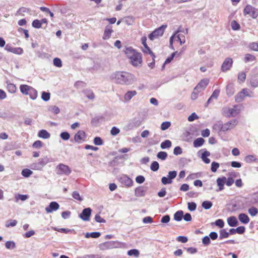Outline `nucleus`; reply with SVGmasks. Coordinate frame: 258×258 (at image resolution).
<instances>
[{"instance_id": "1", "label": "nucleus", "mask_w": 258, "mask_h": 258, "mask_svg": "<svg viewBox=\"0 0 258 258\" xmlns=\"http://www.w3.org/2000/svg\"><path fill=\"white\" fill-rule=\"evenodd\" d=\"M110 79L118 85L130 86L137 81V78L133 74L123 71H116L109 76Z\"/></svg>"}, {"instance_id": "2", "label": "nucleus", "mask_w": 258, "mask_h": 258, "mask_svg": "<svg viewBox=\"0 0 258 258\" xmlns=\"http://www.w3.org/2000/svg\"><path fill=\"white\" fill-rule=\"evenodd\" d=\"M126 56L130 59L131 63L134 67H138L142 62V54L132 47H126L124 50Z\"/></svg>"}, {"instance_id": "3", "label": "nucleus", "mask_w": 258, "mask_h": 258, "mask_svg": "<svg viewBox=\"0 0 258 258\" xmlns=\"http://www.w3.org/2000/svg\"><path fill=\"white\" fill-rule=\"evenodd\" d=\"M20 90L23 94L29 95L32 100H35L37 97V91L31 86L27 85H21Z\"/></svg>"}, {"instance_id": "4", "label": "nucleus", "mask_w": 258, "mask_h": 258, "mask_svg": "<svg viewBox=\"0 0 258 258\" xmlns=\"http://www.w3.org/2000/svg\"><path fill=\"white\" fill-rule=\"evenodd\" d=\"M127 244L125 243L118 241H110L103 243L101 245V249H108L112 248H125Z\"/></svg>"}, {"instance_id": "5", "label": "nucleus", "mask_w": 258, "mask_h": 258, "mask_svg": "<svg viewBox=\"0 0 258 258\" xmlns=\"http://www.w3.org/2000/svg\"><path fill=\"white\" fill-rule=\"evenodd\" d=\"M166 27V25H163L161 26L156 29L154 31H153L151 33L149 34V39L153 41L157 38H158L159 37L162 36Z\"/></svg>"}, {"instance_id": "6", "label": "nucleus", "mask_w": 258, "mask_h": 258, "mask_svg": "<svg viewBox=\"0 0 258 258\" xmlns=\"http://www.w3.org/2000/svg\"><path fill=\"white\" fill-rule=\"evenodd\" d=\"M239 106L235 105L233 108L225 107L223 109V113L227 117H233L236 116L240 112Z\"/></svg>"}, {"instance_id": "7", "label": "nucleus", "mask_w": 258, "mask_h": 258, "mask_svg": "<svg viewBox=\"0 0 258 258\" xmlns=\"http://www.w3.org/2000/svg\"><path fill=\"white\" fill-rule=\"evenodd\" d=\"M243 15L244 16L248 15L252 18L255 19L258 16V12L255 8L250 5H247L243 10Z\"/></svg>"}, {"instance_id": "8", "label": "nucleus", "mask_w": 258, "mask_h": 258, "mask_svg": "<svg viewBox=\"0 0 258 258\" xmlns=\"http://www.w3.org/2000/svg\"><path fill=\"white\" fill-rule=\"evenodd\" d=\"M49 162L47 157L40 158L37 163H32L30 167L33 170H40Z\"/></svg>"}, {"instance_id": "9", "label": "nucleus", "mask_w": 258, "mask_h": 258, "mask_svg": "<svg viewBox=\"0 0 258 258\" xmlns=\"http://www.w3.org/2000/svg\"><path fill=\"white\" fill-rule=\"evenodd\" d=\"M178 31L176 32L170 38V46L173 47V41H179L180 44H184L185 42V38L184 35L178 34Z\"/></svg>"}, {"instance_id": "10", "label": "nucleus", "mask_w": 258, "mask_h": 258, "mask_svg": "<svg viewBox=\"0 0 258 258\" xmlns=\"http://www.w3.org/2000/svg\"><path fill=\"white\" fill-rule=\"evenodd\" d=\"M87 138L86 133L82 130L79 131L74 136V140L79 144L84 142Z\"/></svg>"}, {"instance_id": "11", "label": "nucleus", "mask_w": 258, "mask_h": 258, "mask_svg": "<svg viewBox=\"0 0 258 258\" xmlns=\"http://www.w3.org/2000/svg\"><path fill=\"white\" fill-rule=\"evenodd\" d=\"M92 210L90 208L84 209L82 213L79 215L80 218L84 221L90 220V217L91 214Z\"/></svg>"}, {"instance_id": "12", "label": "nucleus", "mask_w": 258, "mask_h": 258, "mask_svg": "<svg viewBox=\"0 0 258 258\" xmlns=\"http://www.w3.org/2000/svg\"><path fill=\"white\" fill-rule=\"evenodd\" d=\"M119 180L122 185L127 187H131L133 184V180L126 175H122L120 177Z\"/></svg>"}, {"instance_id": "13", "label": "nucleus", "mask_w": 258, "mask_h": 258, "mask_svg": "<svg viewBox=\"0 0 258 258\" xmlns=\"http://www.w3.org/2000/svg\"><path fill=\"white\" fill-rule=\"evenodd\" d=\"M236 119H232L225 123H223V132H226L234 128L237 124Z\"/></svg>"}, {"instance_id": "14", "label": "nucleus", "mask_w": 258, "mask_h": 258, "mask_svg": "<svg viewBox=\"0 0 258 258\" xmlns=\"http://www.w3.org/2000/svg\"><path fill=\"white\" fill-rule=\"evenodd\" d=\"M57 169L58 170V174H60L69 175L71 172V170L70 167L63 164H59L57 167Z\"/></svg>"}, {"instance_id": "15", "label": "nucleus", "mask_w": 258, "mask_h": 258, "mask_svg": "<svg viewBox=\"0 0 258 258\" xmlns=\"http://www.w3.org/2000/svg\"><path fill=\"white\" fill-rule=\"evenodd\" d=\"M209 83V80L205 78L202 79L195 87V90H198L200 92H203L208 86Z\"/></svg>"}, {"instance_id": "16", "label": "nucleus", "mask_w": 258, "mask_h": 258, "mask_svg": "<svg viewBox=\"0 0 258 258\" xmlns=\"http://www.w3.org/2000/svg\"><path fill=\"white\" fill-rule=\"evenodd\" d=\"M232 63L233 60L231 58H226L222 64L221 70L223 72H226L228 71L231 68Z\"/></svg>"}, {"instance_id": "17", "label": "nucleus", "mask_w": 258, "mask_h": 258, "mask_svg": "<svg viewBox=\"0 0 258 258\" xmlns=\"http://www.w3.org/2000/svg\"><path fill=\"white\" fill-rule=\"evenodd\" d=\"M59 208V205L56 202H51L48 206L46 207L45 210L47 213H51L56 211Z\"/></svg>"}, {"instance_id": "18", "label": "nucleus", "mask_w": 258, "mask_h": 258, "mask_svg": "<svg viewBox=\"0 0 258 258\" xmlns=\"http://www.w3.org/2000/svg\"><path fill=\"white\" fill-rule=\"evenodd\" d=\"M137 92L136 90H130L127 91L123 95L124 102H129L134 97L136 96Z\"/></svg>"}, {"instance_id": "19", "label": "nucleus", "mask_w": 258, "mask_h": 258, "mask_svg": "<svg viewBox=\"0 0 258 258\" xmlns=\"http://www.w3.org/2000/svg\"><path fill=\"white\" fill-rule=\"evenodd\" d=\"M147 187L139 186L137 187L135 190V195L137 197H142L145 196L147 192Z\"/></svg>"}, {"instance_id": "20", "label": "nucleus", "mask_w": 258, "mask_h": 258, "mask_svg": "<svg viewBox=\"0 0 258 258\" xmlns=\"http://www.w3.org/2000/svg\"><path fill=\"white\" fill-rule=\"evenodd\" d=\"M226 180V177L225 176L219 177L217 179L216 182L218 186L219 187L218 190H217V191H221L224 189V185L225 183Z\"/></svg>"}, {"instance_id": "21", "label": "nucleus", "mask_w": 258, "mask_h": 258, "mask_svg": "<svg viewBox=\"0 0 258 258\" xmlns=\"http://www.w3.org/2000/svg\"><path fill=\"white\" fill-rule=\"evenodd\" d=\"M113 32V30L112 27L110 26H106L104 32L102 37L103 40H107L110 38L112 33Z\"/></svg>"}, {"instance_id": "22", "label": "nucleus", "mask_w": 258, "mask_h": 258, "mask_svg": "<svg viewBox=\"0 0 258 258\" xmlns=\"http://www.w3.org/2000/svg\"><path fill=\"white\" fill-rule=\"evenodd\" d=\"M203 151L202 153L201 158L202 159V160L206 164H209L210 163V159L208 158L210 155V153L207 151H206L205 149H203L200 151ZM200 153V151L199 152V153Z\"/></svg>"}, {"instance_id": "23", "label": "nucleus", "mask_w": 258, "mask_h": 258, "mask_svg": "<svg viewBox=\"0 0 258 258\" xmlns=\"http://www.w3.org/2000/svg\"><path fill=\"white\" fill-rule=\"evenodd\" d=\"M244 161L247 163H251L252 162H258V158L253 155H248L244 159Z\"/></svg>"}, {"instance_id": "24", "label": "nucleus", "mask_w": 258, "mask_h": 258, "mask_svg": "<svg viewBox=\"0 0 258 258\" xmlns=\"http://www.w3.org/2000/svg\"><path fill=\"white\" fill-rule=\"evenodd\" d=\"M238 219L242 223L244 224L248 223L250 221L248 216L244 213H241L238 215Z\"/></svg>"}, {"instance_id": "25", "label": "nucleus", "mask_w": 258, "mask_h": 258, "mask_svg": "<svg viewBox=\"0 0 258 258\" xmlns=\"http://www.w3.org/2000/svg\"><path fill=\"white\" fill-rule=\"evenodd\" d=\"M38 136L39 138L47 139L50 138V135L46 130H41L39 131Z\"/></svg>"}, {"instance_id": "26", "label": "nucleus", "mask_w": 258, "mask_h": 258, "mask_svg": "<svg viewBox=\"0 0 258 258\" xmlns=\"http://www.w3.org/2000/svg\"><path fill=\"white\" fill-rule=\"evenodd\" d=\"M256 60V57L251 54L247 53L245 54L244 57L243 58V60L244 62L247 63L249 62L254 61Z\"/></svg>"}, {"instance_id": "27", "label": "nucleus", "mask_w": 258, "mask_h": 258, "mask_svg": "<svg viewBox=\"0 0 258 258\" xmlns=\"http://www.w3.org/2000/svg\"><path fill=\"white\" fill-rule=\"evenodd\" d=\"M227 221L228 225L231 227H235L238 224V221L234 216H231L228 218Z\"/></svg>"}, {"instance_id": "28", "label": "nucleus", "mask_w": 258, "mask_h": 258, "mask_svg": "<svg viewBox=\"0 0 258 258\" xmlns=\"http://www.w3.org/2000/svg\"><path fill=\"white\" fill-rule=\"evenodd\" d=\"M29 197L27 195L16 194L15 195V202L18 203L19 200L25 201L28 199Z\"/></svg>"}, {"instance_id": "29", "label": "nucleus", "mask_w": 258, "mask_h": 258, "mask_svg": "<svg viewBox=\"0 0 258 258\" xmlns=\"http://www.w3.org/2000/svg\"><path fill=\"white\" fill-rule=\"evenodd\" d=\"M205 142V140L202 138H199L196 139L193 143L194 147L198 148L202 146Z\"/></svg>"}, {"instance_id": "30", "label": "nucleus", "mask_w": 258, "mask_h": 258, "mask_svg": "<svg viewBox=\"0 0 258 258\" xmlns=\"http://www.w3.org/2000/svg\"><path fill=\"white\" fill-rule=\"evenodd\" d=\"M142 51L145 54H148L152 56V58H154L155 57V55H154L153 52L151 50L148 45L144 46V47L142 49Z\"/></svg>"}, {"instance_id": "31", "label": "nucleus", "mask_w": 258, "mask_h": 258, "mask_svg": "<svg viewBox=\"0 0 258 258\" xmlns=\"http://www.w3.org/2000/svg\"><path fill=\"white\" fill-rule=\"evenodd\" d=\"M183 216V212L182 211H178L176 212L174 215V219L175 221H180L182 220Z\"/></svg>"}, {"instance_id": "32", "label": "nucleus", "mask_w": 258, "mask_h": 258, "mask_svg": "<svg viewBox=\"0 0 258 258\" xmlns=\"http://www.w3.org/2000/svg\"><path fill=\"white\" fill-rule=\"evenodd\" d=\"M171 142L170 140H167L161 143L160 147L162 149L169 148L171 147Z\"/></svg>"}, {"instance_id": "33", "label": "nucleus", "mask_w": 258, "mask_h": 258, "mask_svg": "<svg viewBox=\"0 0 258 258\" xmlns=\"http://www.w3.org/2000/svg\"><path fill=\"white\" fill-rule=\"evenodd\" d=\"M213 129L218 132H223V123L221 121L216 123L213 127Z\"/></svg>"}, {"instance_id": "34", "label": "nucleus", "mask_w": 258, "mask_h": 258, "mask_svg": "<svg viewBox=\"0 0 258 258\" xmlns=\"http://www.w3.org/2000/svg\"><path fill=\"white\" fill-rule=\"evenodd\" d=\"M7 88L8 91L11 93H14L17 89L16 86L12 83H8Z\"/></svg>"}, {"instance_id": "35", "label": "nucleus", "mask_w": 258, "mask_h": 258, "mask_svg": "<svg viewBox=\"0 0 258 258\" xmlns=\"http://www.w3.org/2000/svg\"><path fill=\"white\" fill-rule=\"evenodd\" d=\"M229 236V233L225 229H223L220 231V239L228 238Z\"/></svg>"}, {"instance_id": "36", "label": "nucleus", "mask_w": 258, "mask_h": 258, "mask_svg": "<svg viewBox=\"0 0 258 258\" xmlns=\"http://www.w3.org/2000/svg\"><path fill=\"white\" fill-rule=\"evenodd\" d=\"M33 173V172L29 169L26 168L22 170L21 174L25 177H29Z\"/></svg>"}, {"instance_id": "37", "label": "nucleus", "mask_w": 258, "mask_h": 258, "mask_svg": "<svg viewBox=\"0 0 258 258\" xmlns=\"http://www.w3.org/2000/svg\"><path fill=\"white\" fill-rule=\"evenodd\" d=\"M212 203L209 201H205L202 204V207L206 210L210 209L212 207Z\"/></svg>"}, {"instance_id": "38", "label": "nucleus", "mask_w": 258, "mask_h": 258, "mask_svg": "<svg viewBox=\"0 0 258 258\" xmlns=\"http://www.w3.org/2000/svg\"><path fill=\"white\" fill-rule=\"evenodd\" d=\"M139 251L136 249H131L127 251V254L129 256H134L137 257L139 256Z\"/></svg>"}, {"instance_id": "39", "label": "nucleus", "mask_w": 258, "mask_h": 258, "mask_svg": "<svg viewBox=\"0 0 258 258\" xmlns=\"http://www.w3.org/2000/svg\"><path fill=\"white\" fill-rule=\"evenodd\" d=\"M17 224V221L16 220H9L6 222L5 226L6 227H14Z\"/></svg>"}, {"instance_id": "40", "label": "nucleus", "mask_w": 258, "mask_h": 258, "mask_svg": "<svg viewBox=\"0 0 258 258\" xmlns=\"http://www.w3.org/2000/svg\"><path fill=\"white\" fill-rule=\"evenodd\" d=\"M248 48L252 51H258V43L251 42L248 45Z\"/></svg>"}, {"instance_id": "41", "label": "nucleus", "mask_w": 258, "mask_h": 258, "mask_svg": "<svg viewBox=\"0 0 258 258\" xmlns=\"http://www.w3.org/2000/svg\"><path fill=\"white\" fill-rule=\"evenodd\" d=\"M5 246L7 249H14L16 247V244L13 241H8L6 242Z\"/></svg>"}, {"instance_id": "42", "label": "nucleus", "mask_w": 258, "mask_h": 258, "mask_svg": "<svg viewBox=\"0 0 258 258\" xmlns=\"http://www.w3.org/2000/svg\"><path fill=\"white\" fill-rule=\"evenodd\" d=\"M157 157L159 159H161L162 160H164L167 157V154L165 152L160 151V152L158 153V154L157 155Z\"/></svg>"}, {"instance_id": "43", "label": "nucleus", "mask_w": 258, "mask_h": 258, "mask_svg": "<svg viewBox=\"0 0 258 258\" xmlns=\"http://www.w3.org/2000/svg\"><path fill=\"white\" fill-rule=\"evenodd\" d=\"M248 213L251 216H255L256 215V214L258 213V210L256 208L254 207H252L250 208H249L248 210Z\"/></svg>"}, {"instance_id": "44", "label": "nucleus", "mask_w": 258, "mask_h": 258, "mask_svg": "<svg viewBox=\"0 0 258 258\" xmlns=\"http://www.w3.org/2000/svg\"><path fill=\"white\" fill-rule=\"evenodd\" d=\"M49 111L55 114H57L60 112L59 108L56 106L52 105L49 107Z\"/></svg>"}, {"instance_id": "45", "label": "nucleus", "mask_w": 258, "mask_h": 258, "mask_svg": "<svg viewBox=\"0 0 258 258\" xmlns=\"http://www.w3.org/2000/svg\"><path fill=\"white\" fill-rule=\"evenodd\" d=\"M50 94L48 92H43L41 94V99L44 101H47L50 99Z\"/></svg>"}, {"instance_id": "46", "label": "nucleus", "mask_w": 258, "mask_h": 258, "mask_svg": "<svg viewBox=\"0 0 258 258\" xmlns=\"http://www.w3.org/2000/svg\"><path fill=\"white\" fill-rule=\"evenodd\" d=\"M171 126V122L170 121H165L161 124V130L165 131L168 129Z\"/></svg>"}, {"instance_id": "47", "label": "nucleus", "mask_w": 258, "mask_h": 258, "mask_svg": "<svg viewBox=\"0 0 258 258\" xmlns=\"http://www.w3.org/2000/svg\"><path fill=\"white\" fill-rule=\"evenodd\" d=\"M53 63L54 66L56 67L60 68L62 67V61L59 58L56 57L53 59Z\"/></svg>"}, {"instance_id": "48", "label": "nucleus", "mask_w": 258, "mask_h": 258, "mask_svg": "<svg viewBox=\"0 0 258 258\" xmlns=\"http://www.w3.org/2000/svg\"><path fill=\"white\" fill-rule=\"evenodd\" d=\"M60 137L63 140L67 141L70 139V135L68 132H64L60 134Z\"/></svg>"}, {"instance_id": "49", "label": "nucleus", "mask_w": 258, "mask_h": 258, "mask_svg": "<svg viewBox=\"0 0 258 258\" xmlns=\"http://www.w3.org/2000/svg\"><path fill=\"white\" fill-rule=\"evenodd\" d=\"M72 197L74 199L76 200L79 201L80 202L83 201V198L80 196L79 193L77 191H75L73 192Z\"/></svg>"}, {"instance_id": "50", "label": "nucleus", "mask_w": 258, "mask_h": 258, "mask_svg": "<svg viewBox=\"0 0 258 258\" xmlns=\"http://www.w3.org/2000/svg\"><path fill=\"white\" fill-rule=\"evenodd\" d=\"M231 26L233 30H238L240 29V25L235 20L231 22Z\"/></svg>"}, {"instance_id": "51", "label": "nucleus", "mask_w": 258, "mask_h": 258, "mask_svg": "<svg viewBox=\"0 0 258 258\" xmlns=\"http://www.w3.org/2000/svg\"><path fill=\"white\" fill-rule=\"evenodd\" d=\"M159 167V163L156 161H154L151 165L150 168L153 171H156Z\"/></svg>"}, {"instance_id": "52", "label": "nucleus", "mask_w": 258, "mask_h": 258, "mask_svg": "<svg viewBox=\"0 0 258 258\" xmlns=\"http://www.w3.org/2000/svg\"><path fill=\"white\" fill-rule=\"evenodd\" d=\"M219 167V164L216 162H213L211 164V170L213 172H216Z\"/></svg>"}, {"instance_id": "53", "label": "nucleus", "mask_w": 258, "mask_h": 258, "mask_svg": "<svg viewBox=\"0 0 258 258\" xmlns=\"http://www.w3.org/2000/svg\"><path fill=\"white\" fill-rule=\"evenodd\" d=\"M161 182L164 185L167 184H171L172 182V180L170 179L168 176H164L161 178Z\"/></svg>"}, {"instance_id": "54", "label": "nucleus", "mask_w": 258, "mask_h": 258, "mask_svg": "<svg viewBox=\"0 0 258 258\" xmlns=\"http://www.w3.org/2000/svg\"><path fill=\"white\" fill-rule=\"evenodd\" d=\"M200 93H201V92L200 91H198V90H195V88L193 92H192V93L191 94V97H190L191 99L193 100H196L198 98Z\"/></svg>"}, {"instance_id": "55", "label": "nucleus", "mask_w": 258, "mask_h": 258, "mask_svg": "<svg viewBox=\"0 0 258 258\" xmlns=\"http://www.w3.org/2000/svg\"><path fill=\"white\" fill-rule=\"evenodd\" d=\"M93 142L95 145H97V146L102 145H103V141L101 139V138L100 137H95L94 139Z\"/></svg>"}, {"instance_id": "56", "label": "nucleus", "mask_w": 258, "mask_h": 258, "mask_svg": "<svg viewBox=\"0 0 258 258\" xmlns=\"http://www.w3.org/2000/svg\"><path fill=\"white\" fill-rule=\"evenodd\" d=\"M32 25L35 28H40L41 27V22L39 20H35L33 21Z\"/></svg>"}, {"instance_id": "57", "label": "nucleus", "mask_w": 258, "mask_h": 258, "mask_svg": "<svg viewBox=\"0 0 258 258\" xmlns=\"http://www.w3.org/2000/svg\"><path fill=\"white\" fill-rule=\"evenodd\" d=\"M176 53H177V51H175V52H174L172 53V54H171V55L170 57H168V58L165 60V62H164V64H163V67H164V66H165L166 64H167V63H170V62L171 61V60L173 59V58H174V57Z\"/></svg>"}, {"instance_id": "58", "label": "nucleus", "mask_w": 258, "mask_h": 258, "mask_svg": "<svg viewBox=\"0 0 258 258\" xmlns=\"http://www.w3.org/2000/svg\"><path fill=\"white\" fill-rule=\"evenodd\" d=\"M119 132L120 130L115 126H113V127H112L110 131L111 135L113 136H116L117 134L119 133Z\"/></svg>"}, {"instance_id": "59", "label": "nucleus", "mask_w": 258, "mask_h": 258, "mask_svg": "<svg viewBox=\"0 0 258 258\" xmlns=\"http://www.w3.org/2000/svg\"><path fill=\"white\" fill-rule=\"evenodd\" d=\"M188 209L190 211H194L196 209L197 205L194 202L188 203Z\"/></svg>"}, {"instance_id": "60", "label": "nucleus", "mask_w": 258, "mask_h": 258, "mask_svg": "<svg viewBox=\"0 0 258 258\" xmlns=\"http://www.w3.org/2000/svg\"><path fill=\"white\" fill-rule=\"evenodd\" d=\"M177 176V172L176 171H170L168 172L167 176L172 180Z\"/></svg>"}, {"instance_id": "61", "label": "nucleus", "mask_w": 258, "mask_h": 258, "mask_svg": "<svg viewBox=\"0 0 258 258\" xmlns=\"http://www.w3.org/2000/svg\"><path fill=\"white\" fill-rule=\"evenodd\" d=\"M246 79V74L244 72H241L238 74V79L239 81L243 82Z\"/></svg>"}, {"instance_id": "62", "label": "nucleus", "mask_w": 258, "mask_h": 258, "mask_svg": "<svg viewBox=\"0 0 258 258\" xmlns=\"http://www.w3.org/2000/svg\"><path fill=\"white\" fill-rule=\"evenodd\" d=\"M176 240L181 243H186L188 241V238L186 236H179L176 238Z\"/></svg>"}, {"instance_id": "63", "label": "nucleus", "mask_w": 258, "mask_h": 258, "mask_svg": "<svg viewBox=\"0 0 258 258\" xmlns=\"http://www.w3.org/2000/svg\"><path fill=\"white\" fill-rule=\"evenodd\" d=\"M23 52V50L21 47H14L12 53L17 54H21Z\"/></svg>"}, {"instance_id": "64", "label": "nucleus", "mask_w": 258, "mask_h": 258, "mask_svg": "<svg viewBox=\"0 0 258 258\" xmlns=\"http://www.w3.org/2000/svg\"><path fill=\"white\" fill-rule=\"evenodd\" d=\"M76 258H99V256L95 254H86L83 256H78Z\"/></svg>"}]
</instances>
